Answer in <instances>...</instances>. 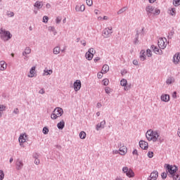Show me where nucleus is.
Wrapping results in <instances>:
<instances>
[{
    "label": "nucleus",
    "instance_id": "obj_26",
    "mask_svg": "<svg viewBox=\"0 0 180 180\" xmlns=\"http://www.w3.org/2000/svg\"><path fill=\"white\" fill-rule=\"evenodd\" d=\"M108 71H109V65H104L102 68V74H106V72H108Z\"/></svg>",
    "mask_w": 180,
    "mask_h": 180
},
{
    "label": "nucleus",
    "instance_id": "obj_56",
    "mask_svg": "<svg viewBox=\"0 0 180 180\" xmlns=\"http://www.w3.org/2000/svg\"><path fill=\"white\" fill-rule=\"evenodd\" d=\"M105 91L106 94H110V89L109 87H106L105 89Z\"/></svg>",
    "mask_w": 180,
    "mask_h": 180
},
{
    "label": "nucleus",
    "instance_id": "obj_32",
    "mask_svg": "<svg viewBox=\"0 0 180 180\" xmlns=\"http://www.w3.org/2000/svg\"><path fill=\"white\" fill-rule=\"evenodd\" d=\"M120 85L121 86H126V85H127V80L126 79H122L120 81Z\"/></svg>",
    "mask_w": 180,
    "mask_h": 180
},
{
    "label": "nucleus",
    "instance_id": "obj_27",
    "mask_svg": "<svg viewBox=\"0 0 180 180\" xmlns=\"http://www.w3.org/2000/svg\"><path fill=\"white\" fill-rule=\"evenodd\" d=\"M6 68V65L5 64V61H1L0 62V70L1 71L5 70Z\"/></svg>",
    "mask_w": 180,
    "mask_h": 180
},
{
    "label": "nucleus",
    "instance_id": "obj_21",
    "mask_svg": "<svg viewBox=\"0 0 180 180\" xmlns=\"http://www.w3.org/2000/svg\"><path fill=\"white\" fill-rule=\"evenodd\" d=\"M35 71H36V67L35 66L32 67L30 70V75H28V77L30 78H33V77H34Z\"/></svg>",
    "mask_w": 180,
    "mask_h": 180
},
{
    "label": "nucleus",
    "instance_id": "obj_3",
    "mask_svg": "<svg viewBox=\"0 0 180 180\" xmlns=\"http://www.w3.org/2000/svg\"><path fill=\"white\" fill-rule=\"evenodd\" d=\"M63 113H64L63 108L57 107L54 109L52 114L51 115V119H52L53 120H56V119H57L58 117L63 116Z\"/></svg>",
    "mask_w": 180,
    "mask_h": 180
},
{
    "label": "nucleus",
    "instance_id": "obj_44",
    "mask_svg": "<svg viewBox=\"0 0 180 180\" xmlns=\"http://www.w3.org/2000/svg\"><path fill=\"white\" fill-rule=\"evenodd\" d=\"M49 22V16L45 15L43 17V22L44 23H47Z\"/></svg>",
    "mask_w": 180,
    "mask_h": 180
},
{
    "label": "nucleus",
    "instance_id": "obj_1",
    "mask_svg": "<svg viewBox=\"0 0 180 180\" xmlns=\"http://www.w3.org/2000/svg\"><path fill=\"white\" fill-rule=\"evenodd\" d=\"M165 167L166 168L168 176H169V178L177 173L176 172L178 171V167H176V165L172 166L169 164H165Z\"/></svg>",
    "mask_w": 180,
    "mask_h": 180
},
{
    "label": "nucleus",
    "instance_id": "obj_61",
    "mask_svg": "<svg viewBox=\"0 0 180 180\" xmlns=\"http://www.w3.org/2000/svg\"><path fill=\"white\" fill-rule=\"evenodd\" d=\"M80 43L82 44V46H86V41L85 40H82Z\"/></svg>",
    "mask_w": 180,
    "mask_h": 180
},
{
    "label": "nucleus",
    "instance_id": "obj_5",
    "mask_svg": "<svg viewBox=\"0 0 180 180\" xmlns=\"http://www.w3.org/2000/svg\"><path fill=\"white\" fill-rule=\"evenodd\" d=\"M122 172L126 174L127 176L129 178H133V176H134V172H133L131 169H129L127 167H124L122 168Z\"/></svg>",
    "mask_w": 180,
    "mask_h": 180
},
{
    "label": "nucleus",
    "instance_id": "obj_8",
    "mask_svg": "<svg viewBox=\"0 0 180 180\" xmlns=\"http://www.w3.org/2000/svg\"><path fill=\"white\" fill-rule=\"evenodd\" d=\"M169 44V42L167 41V38L160 37L158 40V46H167Z\"/></svg>",
    "mask_w": 180,
    "mask_h": 180
},
{
    "label": "nucleus",
    "instance_id": "obj_14",
    "mask_svg": "<svg viewBox=\"0 0 180 180\" xmlns=\"http://www.w3.org/2000/svg\"><path fill=\"white\" fill-rule=\"evenodd\" d=\"M139 147L142 148V150H147L148 148V143L144 141H139Z\"/></svg>",
    "mask_w": 180,
    "mask_h": 180
},
{
    "label": "nucleus",
    "instance_id": "obj_55",
    "mask_svg": "<svg viewBox=\"0 0 180 180\" xmlns=\"http://www.w3.org/2000/svg\"><path fill=\"white\" fill-rule=\"evenodd\" d=\"M80 9H81L80 6H76L75 11H77V12H81Z\"/></svg>",
    "mask_w": 180,
    "mask_h": 180
},
{
    "label": "nucleus",
    "instance_id": "obj_54",
    "mask_svg": "<svg viewBox=\"0 0 180 180\" xmlns=\"http://www.w3.org/2000/svg\"><path fill=\"white\" fill-rule=\"evenodd\" d=\"M56 28L54 27H49L48 30L49 32H54Z\"/></svg>",
    "mask_w": 180,
    "mask_h": 180
},
{
    "label": "nucleus",
    "instance_id": "obj_10",
    "mask_svg": "<svg viewBox=\"0 0 180 180\" xmlns=\"http://www.w3.org/2000/svg\"><path fill=\"white\" fill-rule=\"evenodd\" d=\"M158 178V172L157 170L153 171L150 173V175L148 176V180H157Z\"/></svg>",
    "mask_w": 180,
    "mask_h": 180
},
{
    "label": "nucleus",
    "instance_id": "obj_60",
    "mask_svg": "<svg viewBox=\"0 0 180 180\" xmlns=\"http://www.w3.org/2000/svg\"><path fill=\"white\" fill-rule=\"evenodd\" d=\"M172 98L176 99V91H174L172 94Z\"/></svg>",
    "mask_w": 180,
    "mask_h": 180
},
{
    "label": "nucleus",
    "instance_id": "obj_53",
    "mask_svg": "<svg viewBox=\"0 0 180 180\" xmlns=\"http://www.w3.org/2000/svg\"><path fill=\"white\" fill-rule=\"evenodd\" d=\"M13 113H15V115H19V108H15Z\"/></svg>",
    "mask_w": 180,
    "mask_h": 180
},
{
    "label": "nucleus",
    "instance_id": "obj_4",
    "mask_svg": "<svg viewBox=\"0 0 180 180\" xmlns=\"http://www.w3.org/2000/svg\"><path fill=\"white\" fill-rule=\"evenodd\" d=\"M112 33H113L112 27H106L103 30L102 36H103L105 39H108V37H110V36H112Z\"/></svg>",
    "mask_w": 180,
    "mask_h": 180
},
{
    "label": "nucleus",
    "instance_id": "obj_58",
    "mask_svg": "<svg viewBox=\"0 0 180 180\" xmlns=\"http://www.w3.org/2000/svg\"><path fill=\"white\" fill-rule=\"evenodd\" d=\"M132 154L134 155H139V152L137 151L136 149H135V150H133Z\"/></svg>",
    "mask_w": 180,
    "mask_h": 180
},
{
    "label": "nucleus",
    "instance_id": "obj_46",
    "mask_svg": "<svg viewBox=\"0 0 180 180\" xmlns=\"http://www.w3.org/2000/svg\"><path fill=\"white\" fill-rule=\"evenodd\" d=\"M175 12H176V9L175 8H171V10H170V15L172 16L175 15V13H176Z\"/></svg>",
    "mask_w": 180,
    "mask_h": 180
},
{
    "label": "nucleus",
    "instance_id": "obj_38",
    "mask_svg": "<svg viewBox=\"0 0 180 180\" xmlns=\"http://www.w3.org/2000/svg\"><path fill=\"white\" fill-rule=\"evenodd\" d=\"M167 175H168V172H167V169H166V172H164L161 174L162 179H167Z\"/></svg>",
    "mask_w": 180,
    "mask_h": 180
},
{
    "label": "nucleus",
    "instance_id": "obj_50",
    "mask_svg": "<svg viewBox=\"0 0 180 180\" xmlns=\"http://www.w3.org/2000/svg\"><path fill=\"white\" fill-rule=\"evenodd\" d=\"M172 36H174V31H171V32L169 33L168 39H172Z\"/></svg>",
    "mask_w": 180,
    "mask_h": 180
},
{
    "label": "nucleus",
    "instance_id": "obj_12",
    "mask_svg": "<svg viewBox=\"0 0 180 180\" xmlns=\"http://www.w3.org/2000/svg\"><path fill=\"white\" fill-rule=\"evenodd\" d=\"M146 11L147 12L148 16L150 18L151 16V14L154 12V7L151 5H148L146 6Z\"/></svg>",
    "mask_w": 180,
    "mask_h": 180
},
{
    "label": "nucleus",
    "instance_id": "obj_24",
    "mask_svg": "<svg viewBox=\"0 0 180 180\" xmlns=\"http://www.w3.org/2000/svg\"><path fill=\"white\" fill-rule=\"evenodd\" d=\"M174 82H175V79L173 77H169L166 80L167 85H171V84H174Z\"/></svg>",
    "mask_w": 180,
    "mask_h": 180
},
{
    "label": "nucleus",
    "instance_id": "obj_13",
    "mask_svg": "<svg viewBox=\"0 0 180 180\" xmlns=\"http://www.w3.org/2000/svg\"><path fill=\"white\" fill-rule=\"evenodd\" d=\"M74 89L76 92H77V91H79V89H81V80H76L74 82Z\"/></svg>",
    "mask_w": 180,
    "mask_h": 180
},
{
    "label": "nucleus",
    "instance_id": "obj_23",
    "mask_svg": "<svg viewBox=\"0 0 180 180\" xmlns=\"http://www.w3.org/2000/svg\"><path fill=\"white\" fill-rule=\"evenodd\" d=\"M65 127V122H64V120L60 121L57 124V127L58 129H59V130H63V129H64Z\"/></svg>",
    "mask_w": 180,
    "mask_h": 180
},
{
    "label": "nucleus",
    "instance_id": "obj_31",
    "mask_svg": "<svg viewBox=\"0 0 180 180\" xmlns=\"http://www.w3.org/2000/svg\"><path fill=\"white\" fill-rule=\"evenodd\" d=\"M134 44H139V31H136L135 39L134 40Z\"/></svg>",
    "mask_w": 180,
    "mask_h": 180
},
{
    "label": "nucleus",
    "instance_id": "obj_9",
    "mask_svg": "<svg viewBox=\"0 0 180 180\" xmlns=\"http://www.w3.org/2000/svg\"><path fill=\"white\" fill-rule=\"evenodd\" d=\"M23 168V161H22L20 159H17L15 162V169L17 171H20Z\"/></svg>",
    "mask_w": 180,
    "mask_h": 180
},
{
    "label": "nucleus",
    "instance_id": "obj_63",
    "mask_svg": "<svg viewBox=\"0 0 180 180\" xmlns=\"http://www.w3.org/2000/svg\"><path fill=\"white\" fill-rule=\"evenodd\" d=\"M121 74H122V75H124L125 74H127V71L126 70H124L121 71Z\"/></svg>",
    "mask_w": 180,
    "mask_h": 180
},
{
    "label": "nucleus",
    "instance_id": "obj_36",
    "mask_svg": "<svg viewBox=\"0 0 180 180\" xmlns=\"http://www.w3.org/2000/svg\"><path fill=\"white\" fill-rule=\"evenodd\" d=\"M146 53L147 57H152L153 56V52H151L150 49H147Z\"/></svg>",
    "mask_w": 180,
    "mask_h": 180
},
{
    "label": "nucleus",
    "instance_id": "obj_42",
    "mask_svg": "<svg viewBox=\"0 0 180 180\" xmlns=\"http://www.w3.org/2000/svg\"><path fill=\"white\" fill-rule=\"evenodd\" d=\"M86 4L88 5V6H92L94 2L92 0H86Z\"/></svg>",
    "mask_w": 180,
    "mask_h": 180
},
{
    "label": "nucleus",
    "instance_id": "obj_47",
    "mask_svg": "<svg viewBox=\"0 0 180 180\" xmlns=\"http://www.w3.org/2000/svg\"><path fill=\"white\" fill-rule=\"evenodd\" d=\"M148 158H153V157H154V153L149 151L148 153Z\"/></svg>",
    "mask_w": 180,
    "mask_h": 180
},
{
    "label": "nucleus",
    "instance_id": "obj_49",
    "mask_svg": "<svg viewBox=\"0 0 180 180\" xmlns=\"http://www.w3.org/2000/svg\"><path fill=\"white\" fill-rule=\"evenodd\" d=\"M88 53H89V54H92L94 56V54H95V50L94 49H89L88 51Z\"/></svg>",
    "mask_w": 180,
    "mask_h": 180
},
{
    "label": "nucleus",
    "instance_id": "obj_43",
    "mask_svg": "<svg viewBox=\"0 0 180 180\" xmlns=\"http://www.w3.org/2000/svg\"><path fill=\"white\" fill-rule=\"evenodd\" d=\"M7 16H9L10 18H13L15 16V13L12 11H7Z\"/></svg>",
    "mask_w": 180,
    "mask_h": 180
},
{
    "label": "nucleus",
    "instance_id": "obj_62",
    "mask_svg": "<svg viewBox=\"0 0 180 180\" xmlns=\"http://www.w3.org/2000/svg\"><path fill=\"white\" fill-rule=\"evenodd\" d=\"M133 64H134V65H139V61H137V60H134Z\"/></svg>",
    "mask_w": 180,
    "mask_h": 180
},
{
    "label": "nucleus",
    "instance_id": "obj_29",
    "mask_svg": "<svg viewBox=\"0 0 180 180\" xmlns=\"http://www.w3.org/2000/svg\"><path fill=\"white\" fill-rule=\"evenodd\" d=\"M86 60H89V61H91L92 58H94V55L92 53H89V52L86 53Z\"/></svg>",
    "mask_w": 180,
    "mask_h": 180
},
{
    "label": "nucleus",
    "instance_id": "obj_34",
    "mask_svg": "<svg viewBox=\"0 0 180 180\" xmlns=\"http://www.w3.org/2000/svg\"><path fill=\"white\" fill-rule=\"evenodd\" d=\"M53 74V70H47L44 71V75H51Z\"/></svg>",
    "mask_w": 180,
    "mask_h": 180
},
{
    "label": "nucleus",
    "instance_id": "obj_59",
    "mask_svg": "<svg viewBox=\"0 0 180 180\" xmlns=\"http://www.w3.org/2000/svg\"><path fill=\"white\" fill-rule=\"evenodd\" d=\"M124 91H129L130 89V86H124Z\"/></svg>",
    "mask_w": 180,
    "mask_h": 180
},
{
    "label": "nucleus",
    "instance_id": "obj_37",
    "mask_svg": "<svg viewBox=\"0 0 180 180\" xmlns=\"http://www.w3.org/2000/svg\"><path fill=\"white\" fill-rule=\"evenodd\" d=\"M49 128L47 127H44L42 129V133H44V134H49Z\"/></svg>",
    "mask_w": 180,
    "mask_h": 180
},
{
    "label": "nucleus",
    "instance_id": "obj_35",
    "mask_svg": "<svg viewBox=\"0 0 180 180\" xmlns=\"http://www.w3.org/2000/svg\"><path fill=\"white\" fill-rule=\"evenodd\" d=\"M127 9V8H126V7H123L122 8L120 9L117 12V15H122V13H123V12H126Z\"/></svg>",
    "mask_w": 180,
    "mask_h": 180
},
{
    "label": "nucleus",
    "instance_id": "obj_6",
    "mask_svg": "<svg viewBox=\"0 0 180 180\" xmlns=\"http://www.w3.org/2000/svg\"><path fill=\"white\" fill-rule=\"evenodd\" d=\"M162 141L161 138H160V134H158V131H154L153 133L152 137L150 138V141Z\"/></svg>",
    "mask_w": 180,
    "mask_h": 180
},
{
    "label": "nucleus",
    "instance_id": "obj_19",
    "mask_svg": "<svg viewBox=\"0 0 180 180\" xmlns=\"http://www.w3.org/2000/svg\"><path fill=\"white\" fill-rule=\"evenodd\" d=\"M152 48L153 49V51L155 54H162V50L160 49V46H152Z\"/></svg>",
    "mask_w": 180,
    "mask_h": 180
},
{
    "label": "nucleus",
    "instance_id": "obj_30",
    "mask_svg": "<svg viewBox=\"0 0 180 180\" xmlns=\"http://www.w3.org/2000/svg\"><path fill=\"white\" fill-rule=\"evenodd\" d=\"M79 136L80 139H82V140H84V139H86V133H85V131H82L79 133Z\"/></svg>",
    "mask_w": 180,
    "mask_h": 180
},
{
    "label": "nucleus",
    "instance_id": "obj_16",
    "mask_svg": "<svg viewBox=\"0 0 180 180\" xmlns=\"http://www.w3.org/2000/svg\"><path fill=\"white\" fill-rule=\"evenodd\" d=\"M180 61V53H176L174 56H173V63L174 64H179Z\"/></svg>",
    "mask_w": 180,
    "mask_h": 180
},
{
    "label": "nucleus",
    "instance_id": "obj_64",
    "mask_svg": "<svg viewBox=\"0 0 180 180\" xmlns=\"http://www.w3.org/2000/svg\"><path fill=\"white\" fill-rule=\"evenodd\" d=\"M44 89H41V90H39V94H41V95H43V94H44Z\"/></svg>",
    "mask_w": 180,
    "mask_h": 180
},
{
    "label": "nucleus",
    "instance_id": "obj_20",
    "mask_svg": "<svg viewBox=\"0 0 180 180\" xmlns=\"http://www.w3.org/2000/svg\"><path fill=\"white\" fill-rule=\"evenodd\" d=\"M30 53H32V49H30V48H29V47L25 48V51L22 52V56L24 57H25V60H26V58H27V56L26 55L30 54Z\"/></svg>",
    "mask_w": 180,
    "mask_h": 180
},
{
    "label": "nucleus",
    "instance_id": "obj_7",
    "mask_svg": "<svg viewBox=\"0 0 180 180\" xmlns=\"http://www.w3.org/2000/svg\"><path fill=\"white\" fill-rule=\"evenodd\" d=\"M118 147L120 155H125L126 153H127V148L121 143H118Z\"/></svg>",
    "mask_w": 180,
    "mask_h": 180
},
{
    "label": "nucleus",
    "instance_id": "obj_39",
    "mask_svg": "<svg viewBox=\"0 0 180 180\" xmlns=\"http://www.w3.org/2000/svg\"><path fill=\"white\" fill-rule=\"evenodd\" d=\"M160 9H157V8L153 13L154 16H158V15H160Z\"/></svg>",
    "mask_w": 180,
    "mask_h": 180
},
{
    "label": "nucleus",
    "instance_id": "obj_28",
    "mask_svg": "<svg viewBox=\"0 0 180 180\" xmlns=\"http://www.w3.org/2000/svg\"><path fill=\"white\" fill-rule=\"evenodd\" d=\"M60 51H61V48L57 46L53 49V54H59Z\"/></svg>",
    "mask_w": 180,
    "mask_h": 180
},
{
    "label": "nucleus",
    "instance_id": "obj_52",
    "mask_svg": "<svg viewBox=\"0 0 180 180\" xmlns=\"http://www.w3.org/2000/svg\"><path fill=\"white\" fill-rule=\"evenodd\" d=\"M103 74H104V73H102V71H101V72L98 73L97 77L99 79H101V78H102V77H103Z\"/></svg>",
    "mask_w": 180,
    "mask_h": 180
},
{
    "label": "nucleus",
    "instance_id": "obj_25",
    "mask_svg": "<svg viewBox=\"0 0 180 180\" xmlns=\"http://www.w3.org/2000/svg\"><path fill=\"white\" fill-rule=\"evenodd\" d=\"M34 6L37 8V9H41L43 8V2L37 1L35 2Z\"/></svg>",
    "mask_w": 180,
    "mask_h": 180
},
{
    "label": "nucleus",
    "instance_id": "obj_40",
    "mask_svg": "<svg viewBox=\"0 0 180 180\" xmlns=\"http://www.w3.org/2000/svg\"><path fill=\"white\" fill-rule=\"evenodd\" d=\"M173 5H174V6H179L180 0H173Z\"/></svg>",
    "mask_w": 180,
    "mask_h": 180
},
{
    "label": "nucleus",
    "instance_id": "obj_11",
    "mask_svg": "<svg viewBox=\"0 0 180 180\" xmlns=\"http://www.w3.org/2000/svg\"><path fill=\"white\" fill-rule=\"evenodd\" d=\"M105 124H106V121L103 120L101 122V123H98L96 126V129L97 131H99V130H102V129H105Z\"/></svg>",
    "mask_w": 180,
    "mask_h": 180
},
{
    "label": "nucleus",
    "instance_id": "obj_57",
    "mask_svg": "<svg viewBox=\"0 0 180 180\" xmlns=\"http://www.w3.org/2000/svg\"><path fill=\"white\" fill-rule=\"evenodd\" d=\"M34 164H36V165H39V164H40V160L36 158L34 160Z\"/></svg>",
    "mask_w": 180,
    "mask_h": 180
},
{
    "label": "nucleus",
    "instance_id": "obj_45",
    "mask_svg": "<svg viewBox=\"0 0 180 180\" xmlns=\"http://www.w3.org/2000/svg\"><path fill=\"white\" fill-rule=\"evenodd\" d=\"M4 110H6V106L0 105V112H4Z\"/></svg>",
    "mask_w": 180,
    "mask_h": 180
},
{
    "label": "nucleus",
    "instance_id": "obj_17",
    "mask_svg": "<svg viewBox=\"0 0 180 180\" xmlns=\"http://www.w3.org/2000/svg\"><path fill=\"white\" fill-rule=\"evenodd\" d=\"M147 54L146 53V50H141V53H140V56L139 58L141 60V61H144L146 60L147 58Z\"/></svg>",
    "mask_w": 180,
    "mask_h": 180
},
{
    "label": "nucleus",
    "instance_id": "obj_51",
    "mask_svg": "<svg viewBox=\"0 0 180 180\" xmlns=\"http://www.w3.org/2000/svg\"><path fill=\"white\" fill-rule=\"evenodd\" d=\"M85 11V6L84 4L80 6V12H84Z\"/></svg>",
    "mask_w": 180,
    "mask_h": 180
},
{
    "label": "nucleus",
    "instance_id": "obj_18",
    "mask_svg": "<svg viewBox=\"0 0 180 180\" xmlns=\"http://www.w3.org/2000/svg\"><path fill=\"white\" fill-rule=\"evenodd\" d=\"M26 137H27L26 134H21L20 136V137L18 139L20 146H22V144H23V143H26Z\"/></svg>",
    "mask_w": 180,
    "mask_h": 180
},
{
    "label": "nucleus",
    "instance_id": "obj_33",
    "mask_svg": "<svg viewBox=\"0 0 180 180\" xmlns=\"http://www.w3.org/2000/svg\"><path fill=\"white\" fill-rule=\"evenodd\" d=\"M170 178H172L173 180H180V175L178 173H176Z\"/></svg>",
    "mask_w": 180,
    "mask_h": 180
},
{
    "label": "nucleus",
    "instance_id": "obj_41",
    "mask_svg": "<svg viewBox=\"0 0 180 180\" xmlns=\"http://www.w3.org/2000/svg\"><path fill=\"white\" fill-rule=\"evenodd\" d=\"M103 84L105 86H108V85H109V79H104L103 80Z\"/></svg>",
    "mask_w": 180,
    "mask_h": 180
},
{
    "label": "nucleus",
    "instance_id": "obj_22",
    "mask_svg": "<svg viewBox=\"0 0 180 180\" xmlns=\"http://www.w3.org/2000/svg\"><path fill=\"white\" fill-rule=\"evenodd\" d=\"M161 101H162V102H169V95L162 94L161 96Z\"/></svg>",
    "mask_w": 180,
    "mask_h": 180
},
{
    "label": "nucleus",
    "instance_id": "obj_2",
    "mask_svg": "<svg viewBox=\"0 0 180 180\" xmlns=\"http://www.w3.org/2000/svg\"><path fill=\"white\" fill-rule=\"evenodd\" d=\"M0 37L4 41H8L10 39H12V34L11 32L6 31L4 29H0Z\"/></svg>",
    "mask_w": 180,
    "mask_h": 180
},
{
    "label": "nucleus",
    "instance_id": "obj_15",
    "mask_svg": "<svg viewBox=\"0 0 180 180\" xmlns=\"http://www.w3.org/2000/svg\"><path fill=\"white\" fill-rule=\"evenodd\" d=\"M155 131H153V129H149L147 131L146 134V137L147 139V140H148V141H151V138L153 137V134L154 133Z\"/></svg>",
    "mask_w": 180,
    "mask_h": 180
},
{
    "label": "nucleus",
    "instance_id": "obj_48",
    "mask_svg": "<svg viewBox=\"0 0 180 180\" xmlns=\"http://www.w3.org/2000/svg\"><path fill=\"white\" fill-rule=\"evenodd\" d=\"M5 176V174H4V171L0 172V180H3Z\"/></svg>",
    "mask_w": 180,
    "mask_h": 180
}]
</instances>
